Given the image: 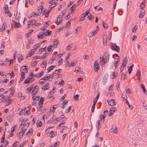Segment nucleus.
I'll return each mask as SVG.
<instances>
[{
  "mask_svg": "<svg viewBox=\"0 0 147 147\" xmlns=\"http://www.w3.org/2000/svg\"><path fill=\"white\" fill-rule=\"evenodd\" d=\"M145 14L144 11V10L140 12V14L139 15V18H142L144 16Z\"/></svg>",
  "mask_w": 147,
  "mask_h": 147,
  "instance_id": "26",
  "label": "nucleus"
},
{
  "mask_svg": "<svg viewBox=\"0 0 147 147\" xmlns=\"http://www.w3.org/2000/svg\"><path fill=\"white\" fill-rule=\"evenodd\" d=\"M55 0H52L50 1L49 2V3L51 4V5L55 4L56 2H54Z\"/></svg>",
  "mask_w": 147,
  "mask_h": 147,
  "instance_id": "45",
  "label": "nucleus"
},
{
  "mask_svg": "<svg viewBox=\"0 0 147 147\" xmlns=\"http://www.w3.org/2000/svg\"><path fill=\"white\" fill-rule=\"evenodd\" d=\"M71 24V20H69L67 23V24H66V27L68 28L70 26Z\"/></svg>",
  "mask_w": 147,
  "mask_h": 147,
  "instance_id": "44",
  "label": "nucleus"
},
{
  "mask_svg": "<svg viewBox=\"0 0 147 147\" xmlns=\"http://www.w3.org/2000/svg\"><path fill=\"white\" fill-rule=\"evenodd\" d=\"M27 129H24L23 130H21L20 133L19 134H24L25 132L26 131Z\"/></svg>",
  "mask_w": 147,
  "mask_h": 147,
  "instance_id": "38",
  "label": "nucleus"
},
{
  "mask_svg": "<svg viewBox=\"0 0 147 147\" xmlns=\"http://www.w3.org/2000/svg\"><path fill=\"white\" fill-rule=\"evenodd\" d=\"M32 86L29 87L28 88L27 90L28 92H30L31 90H32Z\"/></svg>",
  "mask_w": 147,
  "mask_h": 147,
  "instance_id": "55",
  "label": "nucleus"
},
{
  "mask_svg": "<svg viewBox=\"0 0 147 147\" xmlns=\"http://www.w3.org/2000/svg\"><path fill=\"white\" fill-rule=\"evenodd\" d=\"M50 11H51V9H50L49 10H48L47 11V13L46 12L45 13V15H46V16H45V17L46 18H48L49 13Z\"/></svg>",
  "mask_w": 147,
  "mask_h": 147,
  "instance_id": "56",
  "label": "nucleus"
},
{
  "mask_svg": "<svg viewBox=\"0 0 147 147\" xmlns=\"http://www.w3.org/2000/svg\"><path fill=\"white\" fill-rule=\"evenodd\" d=\"M64 83V81L63 80H62L61 81L59 82V84L63 86V85Z\"/></svg>",
  "mask_w": 147,
  "mask_h": 147,
  "instance_id": "47",
  "label": "nucleus"
},
{
  "mask_svg": "<svg viewBox=\"0 0 147 147\" xmlns=\"http://www.w3.org/2000/svg\"><path fill=\"white\" fill-rule=\"evenodd\" d=\"M134 65L133 64L131 65L129 68L128 69V71L129 74H130L132 70V68L134 67Z\"/></svg>",
  "mask_w": 147,
  "mask_h": 147,
  "instance_id": "24",
  "label": "nucleus"
},
{
  "mask_svg": "<svg viewBox=\"0 0 147 147\" xmlns=\"http://www.w3.org/2000/svg\"><path fill=\"white\" fill-rule=\"evenodd\" d=\"M25 76L24 75V72L23 71H22V72L21 73V78H25Z\"/></svg>",
  "mask_w": 147,
  "mask_h": 147,
  "instance_id": "53",
  "label": "nucleus"
},
{
  "mask_svg": "<svg viewBox=\"0 0 147 147\" xmlns=\"http://www.w3.org/2000/svg\"><path fill=\"white\" fill-rule=\"evenodd\" d=\"M105 117V115L103 114H101L100 116L101 121L104 122Z\"/></svg>",
  "mask_w": 147,
  "mask_h": 147,
  "instance_id": "34",
  "label": "nucleus"
},
{
  "mask_svg": "<svg viewBox=\"0 0 147 147\" xmlns=\"http://www.w3.org/2000/svg\"><path fill=\"white\" fill-rule=\"evenodd\" d=\"M141 72L138 71L136 73V76L138 77L137 79L138 80H140V79Z\"/></svg>",
  "mask_w": 147,
  "mask_h": 147,
  "instance_id": "22",
  "label": "nucleus"
},
{
  "mask_svg": "<svg viewBox=\"0 0 147 147\" xmlns=\"http://www.w3.org/2000/svg\"><path fill=\"white\" fill-rule=\"evenodd\" d=\"M88 18L89 20H92L94 19V17L92 15H90L89 16H88Z\"/></svg>",
  "mask_w": 147,
  "mask_h": 147,
  "instance_id": "33",
  "label": "nucleus"
},
{
  "mask_svg": "<svg viewBox=\"0 0 147 147\" xmlns=\"http://www.w3.org/2000/svg\"><path fill=\"white\" fill-rule=\"evenodd\" d=\"M112 131L113 133L115 134L117 133V128L115 125H112Z\"/></svg>",
  "mask_w": 147,
  "mask_h": 147,
  "instance_id": "12",
  "label": "nucleus"
},
{
  "mask_svg": "<svg viewBox=\"0 0 147 147\" xmlns=\"http://www.w3.org/2000/svg\"><path fill=\"white\" fill-rule=\"evenodd\" d=\"M126 64H124L123 65L122 63L121 67L120 69H122V70H123L124 69L125 67L126 66Z\"/></svg>",
  "mask_w": 147,
  "mask_h": 147,
  "instance_id": "58",
  "label": "nucleus"
},
{
  "mask_svg": "<svg viewBox=\"0 0 147 147\" xmlns=\"http://www.w3.org/2000/svg\"><path fill=\"white\" fill-rule=\"evenodd\" d=\"M5 12L6 14H8L9 13V17H11L12 14L11 13H10V11L8 9H7L5 10Z\"/></svg>",
  "mask_w": 147,
  "mask_h": 147,
  "instance_id": "28",
  "label": "nucleus"
},
{
  "mask_svg": "<svg viewBox=\"0 0 147 147\" xmlns=\"http://www.w3.org/2000/svg\"><path fill=\"white\" fill-rule=\"evenodd\" d=\"M77 62L76 61H71V63L70 64L69 66V67L75 66L76 65V63Z\"/></svg>",
  "mask_w": 147,
  "mask_h": 147,
  "instance_id": "21",
  "label": "nucleus"
},
{
  "mask_svg": "<svg viewBox=\"0 0 147 147\" xmlns=\"http://www.w3.org/2000/svg\"><path fill=\"white\" fill-rule=\"evenodd\" d=\"M56 57H55L52 56L51 57L49 61V63L50 64H52L55 60Z\"/></svg>",
  "mask_w": 147,
  "mask_h": 147,
  "instance_id": "20",
  "label": "nucleus"
},
{
  "mask_svg": "<svg viewBox=\"0 0 147 147\" xmlns=\"http://www.w3.org/2000/svg\"><path fill=\"white\" fill-rule=\"evenodd\" d=\"M114 86V85L113 84L111 85L110 86L109 88V90L110 91L113 90V87Z\"/></svg>",
  "mask_w": 147,
  "mask_h": 147,
  "instance_id": "60",
  "label": "nucleus"
},
{
  "mask_svg": "<svg viewBox=\"0 0 147 147\" xmlns=\"http://www.w3.org/2000/svg\"><path fill=\"white\" fill-rule=\"evenodd\" d=\"M47 97L48 98H50L51 100H53L55 98V97L53 96H50L49 95Z\"/></svg>",
  "mask_w": 147,
  "mask_h": 147,
  "instance_id": "61",
  "label": "nucleus"
},
{
  "mask_svg": "<svg viewBox=\"0 0 147 147\" xmlns=\"http://www.w3.org/2000/svg\"><path fill=\"white\" fill-rule=\"evenodd\" d=\"M145 6V5L144 4V3L143 2L141 3L140 5V6L141 9H143L144 8Z\"/></svg>",
  "mask_w": 147,
  "mask_h": 147,
  "instance_id": "35",
  "label": "nucleus"
},
{
  "mask_svg": "<svg viewBox=\"0 0 147 147\" xmlns=\"http://www.w3.org/2000/svg\"><path fill=\"white\" fill-rule=\"evenodd\" d=\"M47 34L46 35V36H50L51 33V31H50L49 30H47Z\"/></svg>",
  "mask_w": 147,
  "mask_h": 147,
  "instance_id": "46",
  "label": "nucleus"
},
{
  "mask_svg": "<svg viewBox=\"0 0 147 147\" xmlns=\"http://www.w3.org/2000/svg\"><path fill=\"white\" fill-rule=\"evenodd\" d=\"M53 76L52 75H50L49 76H47L43 78L40 79V80H43L44 81H45L48 80L50 78H52L53 79Z\"/></svg>",
  "mask_w": 147,
  "mask_h": 147,
  "instance_id": "8",
  "label": "nucleus"
},
{
  "mask_svg": "<svg viewBox=\"0 0 147 147\" xmlns=\"http://www.w3.org/2000/svg\"><path fill=\"white\" fill-rule=\"evenodd\" d=\"M33 132V130L31 128L29 130V131H28L27 134H26V135H28V134H30L29 135H32V133Z\"/></svg>",
  "mask_w": 147,
  "mask_h": 147,
  "instance_id": "32",
  "label": "nucleus"
},
{
  "mask_svg": "<svg viewBox=\"0 0 147 147\" xmlns=\"http://www.w3.org/2000/svg\"><path fill=\"white\" fill-rule=\"evenodd\" d=\"M29 23L28 24V25L29 26L30 25H32V27H34V25L33 24V21H31V20H30L29 21Z\"/></svg>",
  "mask_w": 147,
  "mask_h": 147,
  "instance_id": "31",
  "label": "nucleus"
},
{
  "mask_svg": "<svg viewBox=\"0 0 147 147\" xmlns=\"http://www.w3.org/2000/svg\"><path fill=\"white\" fill-rule=\"evenodd\" d=\"M40 98V96H36V97H35L34 96H32V99L33 100H38Z\"/></svg>",
  "mask_w": 147,
  "mask_h": 147,
  "instance_id": "29",
  "label": "nucleus"
},
{
  "mask_svg": "<svg viewBox=\"0 0 147 147\" xmlns=\"http://www.w3.org/2000/svg\"><path fill=\"white\" fill-rule=\"evenodd\" d=\"M53 46L52 45H50V46H49V47H48V48L47 49V50L48 51H51V50H52V48H53Z\"/></svg>",
  "mask_w": 147,
  "mask_h": 147,
  "instance_id": "43",
  "label": "nucleus"
},
{
  "mask_svg": "<svg viewBox=\"0 0 147 147\" xmlns=\"http://www.w3.org/2000/svg\"><path fill=\"white\" fill-rule=\"evenodd\" d=\"M57 105H53V111H52L53 112H55V109L57 107Z\"/></svg>",
  "mask_w": 147,
  "mask_h": 147,
  "instance_id": "52",
  "label": "nucleus"
},
{
  "mask_svg": "<svg viewBox=\"0 0 147 147\" xmlns=\"http://www.w3.org/2000/svg\"><path fill=\"white\" fill-rule=\"evenodd\" d=\"M102 26L105 29H107L108 28L107 25L104 22H102Z\"/></svg>",
  "mask_w": 147,
  "mask_h": 147,
  "instance_id": "37",
  "label": "nucleus"
},
{
  "mask_svg": "<svg viewBox=\"0 0 147 147\" xmlns=\"http://www.w3.org/2000/svg\"><path fill=\"white\" fill-rule=\"evenodd\" d=\"M141 87L142 88L144 93L146 94H147V92L144 84H141Z\"/></svg>",
  "mask_w": 147,
  "mask_h": 147,
  "instance_id": "17",
  "label": "nucleus"
},
{
  "mask_svg": "<svg viewBox=\"0 0 147 147\" xmlns=\"http://www.w3.org/2000/svg\"><path fill=\"white\" fill-rule=\"evenodd\" d=\"M107 102L108 104L111 106H114L116 105V103L115 102V100L113 99L108 100Z\"/></svg>",
  "mask_w": 147,
  "mask_h": 147,
  "instance_id": "6",
  "label": "nucleus"
},
{
  "mask_svg": "<svg viewBox=\"0 0 147 147\" xmlns=\"http://www.w3.org/2000/svg\"><path fill=\"white\" fill-rule=\"evenodd\" d=\"M100 120H98L96 123V127L98 131H99V128L100 127Z\"/></svg>",
  "mask_w": 147,
  "mask_h": 147,
  "instance_id": "13",
  "label": "nucleus"
},
{
  "mask_svg": "<svg viewBox=\"0 0 147 147\" xmlns=\"http://www.w3.org/2000/svg\"><path fill=\"white\" fill-rule=\"evenodd\" d=\"M62 21V16L60 15H59L57 18V20L56 21V23L57 25L59 24Z\"/></svg>",
  "mask_w": 147,
  "mask_h": 147,
  "instance_id": "5",
  "label": "nucleus"
},
{
  "mask_svg": "<svg viewBox=\"0 0 147 147\" xmlns=\"http://www.w3.org/2000/svg\"><path fill=\"white\" fill-rule=\"evenodd\" d=\"M37 87H38V86L36 85L34 87L32 91V92H33L35 91L38 92V88H37Z\"/></svg>",
  "mask_w": 147,
  "mask_h": 147,
  "instance_id": "30",
  "label": "nucleus"
},
{
  "mask_svg": "<svg viewBox=\"0 0 147 147\" xmlns=\"http://www.w3.org/2000/svg\"><path fill=\"white\" fill-rule=\"evenodd\" d=\"M79 97V95L78 94L75 95L74 97V99L75 100H78V98Z\"/></svg>",
  "mask_w": 147,
  "mask_h": 147,
  "instance_id": "62",
  "label": "nucleus"
},
{
  "mask_svg": "<svg viewBox=\"0 0 147 147\" xmlns=\"http://www.w3.org/2000/svg\"><path fill=\"white\" fill-rule=\"evenodd\" d=\"M107 36L106 35L104 34L103 36V45L104 46H105L107 43H106L107 41Z\"/></svg>",
  "mask_w": 147,
  "mask_h": 147,
  "instance_id": "7",
  "label": "nucleus"
},
{
  "mask_svg": "<svg viewBox=\"0 0 147 147\" xmlns=\"http://www.w3.org/2000/svg\"><path fill=\"white\" fill-rule=\"evenodd\" d=\"M16 18L17 20H18L19 21L20 20V18L21 16H20V13H19V14L18 15H17L16 16Z\"/></svg>",
  "mask_w": 147,
  "mask_h": 147,
  "instance_id": "48",
  "label": "nucleus"
},
{
  "mask_svg": "<svg viewBox=\"0 0 147 147\" xmlns=\"http://www.w3.org/2000/svg\"><path fill=\"white\" fill-rule=\"evenodd\" d=\"M104 55V56H102V57L101 55L100 58V63L102 65L108 61L109 59V54L108 52H105Z\"/></svg>",
  "mask_w": 147,
  "mask_h": 147,
  "instance_id": "1",
  "label": "nucleus"
},
{
  "mask_svg": "<svg viewBox=\"0 0 147 147\" xmlns=\"http://www.w3.org/2000/svg\"><path fill=\"white\" fill-rule=\"evenodd\" d=\"M117 110V109L115 107H111L110 108L108 113V115L109 116H111L113 114L114 112Z\"/></svg>",
  "mask_w": 147,
  "mask_h": 147,
  "instance_id": "4",
  "label": "nucleus"
},
{
  "mask_svg": "<svg viewBox=\"0 0 147 147\" xmlns=\"http://www.w3.org/2000/svg\"><path fill=\"white\" fill-rule=\"evenodd\" d=\"M49 87V84L47 83L45 84H44L42 86V89L44 90H46L48 89Z\"/></svg>",
  "mask_w": 147,
  "mask_h": 147,
  "instance_id": "10",
  "label": "nucleus"
},
{
  "mask_svg": "<svg viewBox=\"0 0 147 147\" xmlns=\"http://www.w3.org/2000/svg\"><path fill=\"white\" fill-rule=\"evenodd\" d=\"M77 6V5L76 4L73 5L71 7L70 10H71V11L70 12V13H72L74 12V10L75 9V8H76Z\"/></svg>",
  "mask_w": 147,
  "mask_h": 147,
  "instance_id": "9",
  "label": "nucleus"
},
{
  "mask_svg": "<svg viewBox=\"0 0 147 147\" xmlns=\"http://www.w3.org/2000/svg\"><path fill=\"white\" fill-rule=\"evenodd\" d=\"M17 58L18 61L19 62H20L23 60V57L21 55H20L19 56H18Z\"/></svg>",
  "mask_w": 147,
  "mask_h": 147,
  "instance_id": "23",
  "label": "nucleus"
},
{
  "mask_svg": "<svg viewBox=\"0 0 147 147\" xmlns=\"http://www.w3.org/2000/svg\"><path fill=\"white\" fill-rule=\"evenodd\" d=\"M111 49L116 52H119V51L120 48L119 47L116 45H112L111 47Z\"/></svg>",
  "mask_w": 147,
  "mask_h": 147,
  "instance_id": "2",
  "label": "nucleus"
},
{
  "mask_svg": "<svg viewBox=\"0 0 147 147\" xmlns=\"http://www.w3.org/2000/svg\"><path fill=\"white\" fill-rule=\"evenodd\" d=\"M13 23H15L14 26L16 28H20L21 26V25L19 23H16L14 20H13Z\"/></svg>",
  "mask_w": 147,
  "mask_h": 147,
  "instance_id": "14",
  "label": "nucleus"
},
{
  "mask_svg": "<svg viewBox=\"0 0 147 147\" xmlns=\"http://www.w3.org/2000/svg\"><path fill=\"white\" fill-rule=\"evenodd\" d=\"M96 33V31L94 30L92 32H90V34H88V35L89 37H90L95 35Z\"/></svg>",
  "mask_w": 147,
  "mask_h": 147,
  "instance_id": "16",
  "label": "nucleus"
},
{
  "mask_svg": "<svg viewBox=\"0 0 147 147\" xmlns=\"http://www.w3.org/2000/svg\"><path fill=\"white\" fill-rule=\"evenodd\" d=\"M34 50L32 49L30 52L28 53V56L27 57H31L34 53Z\"/></svg>",
  "mask_w": 147,
  "mask_h": 147,
  "instance_id": "25",
  "label": "nucleus"
},
{
  "mask_svg": "<svg viewBox=\"0 0 147 147\" xmlns=\"http://www.w3.org/2000/svg\"><path fill=\"white\" fill-rule=\"evenodd\" d=\"M59 73L58 71V70L56 69L55 71L53 73L52 75L54 76L55 74H57Z\"/></svg>",
  "mask_w": 147,
  "mask_h": 147,
  "instance_id": "42",
  "label": "nucleus"
},
{
  "mask_svg": "<svg viewBox=\"0 0 147 147\" xmlns=\"http://www.w3.org/2000/svg\"><path fill=\"white\" fill-rule=\"evenodd\" d=\"M59 43V40H57L54 41L53 43V46L55 48H56L57 47V46L58 45Z\"/></svg>",
  "mask_w": 147,
  "mask_h": 147,
  "instance_id": "15",
  "label": "nucleus"
},
{
  "mask_svg": "<svg viewBox=\"0 0 147 147\" xmlns=\"http://www.w3.org/2000/svg\"><path fill=\"white\" fill-rule=\"evenodd\" d=\"M38 62V61H35L34 62H33L32 63V65L34 66H35L36 65L37 63Z\"/></svg>",
  "mask_w": 147,
  "mask_h": 147,
  "instance_id": "63",
  "label": "nucleus"
},
{
  "mask_svg": "<svg viewBox=\"0 0 147 147\" xmlns=\"http://www.w3.org/2000/svg\"><path fill=\"white\" fill-rule=\"evenodd\" d=\"M46 64H47V62L46 61H43L41 65L42 64H44V66H41V67H43V68H45V67H46Z\"/></svg>",
  "mask_w": 147,
  "mask_h": 147,
  "instance_id": "40",
  "label": "nucleus"
},
{
  "mask_svg": "<svg viewBox=\"0 0 147 147\" xmlns=\"http://www.w3.org/2000/svg\"><path fill=\"white\" fill-rule=\"evenodd\" d=\"M28 66H23L21 67L20 68V71H24L26 73L28 72Z\"/></svg>",
  "mask_w": 147,
  "mask_h": 147,
  "instance_id": "11",
  "label": "nucleus"
},
{
  "mask_svg": "<svg viewBox=\"0 0 147 147\" xmlns=\"http://www.w3.org/2000/svg\"><path fill=\"white\" fill-rule=\"evenodd\" d=\"M67 128V126H65L64 128H62V129L60 131V132L61 133H63L64 130L66 129Z\"/></svg>",
  "mask_w": 147,
  "mask_h": 147,
  "instance_id": "50",
  "label": "nucleus"
},
{
  "mask_svg": "<svg viewBox=\"0 0 147 147\" xmlns=\"http://www.w3.org/2000/svg\"><path fill=\"white\" fill-rule=\"evenodd\" d=\"M48 55V53H45L41 57V58H45Z\"/></svg>",
  "mask_w": 147,
  "mask_h": 147,
  "instance_id": "51",
  "label": "nucleus"
},
{
  "mask_svg": "<svg viewBox=\"0 0 147 147\" xmlns=\"http://www.w3.org/2000/svg\"><path fill=\"white\" fill-rule=\"evenodd\" d=\"M94 68L95 71H97L99 69V66L98 63L96 61H95L94 63Z\"/></svg>",
  "mask_w": 147,
  "mask_h": 147,
  "instance_id": "3",
  "label": "nucleus"
},
{
  "mask_svg": "<svg viewBox=\"0 0 147 147\" xmlns=\"http://www.w3.org/2000/svg\"><path fill=\"white\" fill-rule=\"evenodd\" d=\"M39 45H38V44L35 45L34 46V47H33L34 48L32 49L34 50V51L35 50V49H36L39 47Z\"/></svg>",
  "mask_w": 147,
  "mask_h": 147,
  "instance_id": "41",
  "label": "nucleus"
},
{
  "mask_svg": "<svg viewBox=\"0 0 147 147\" xmlns=\"http://www.w3.org/2000/svg\"><path fill=\"white\" fill-rule=\"evenodd\" d=\"M45 34H41L40 35H38L37 36V37L38 39H42L45 37Z\"/></svg>",
  "mask_w": 147,
  "mask_h": 147,
  "instance_id": "27",
  "label": "nucleus"
},
{
  "mask_svg": "<svg viewBox=\"0 0 147 147\" xmlns=\"http://www.w3.org/2000/svg\"><path fill=\"white\" fill-rule=\"evenodd\" d=\"M44 99L42 97L40 98V100L39 102V105H40L42 106V105H43Z\"/></svg>",
  "mask_w": 147,
  "mask_h": 147,
  "instance_id": "19",
  "label": "nucleus"
},
{
  "mask_svg": "<svg viewBox=\"0 0 147 147\" xmlns=\"http://www.w3.org/2000/svg\"><path fill=\"white\" fill-rule=\"evenodd\" d=\"M56 134V133L54 132L53 131H51L50 134V135H51V138H53Z\"/></svg>",
  "mask_w": 147,
  "mask_h": 147,
  "instance_id": "36",
  "label": "nucleus"
},
{
  "mask_svg": "<svg viewBox=\"0 0 147 147\" xmlns=\"http://www.w3.org/2000/svg\"><path fill=\"white\" fill-rule=\"evenodd\" d=\"M55 65H51L49 67L47 68V70H48V72H49L51 71L53 69V68L55 67Z\"/></svg>",
  "mask_w": 147,
  "mask_h": 147,
  "instance_id": "18",
  "label": "nucleus"
},
{
  "mask_svg": "<svg viewBox=\"0 0 147 147\" xmlns=\"http://www.w3.org/2000/svg\"><path fill=\"white\" fill-rule=\"evenodd\" d=\"M81 68L80 67H76L75 69V71H77V72H78L79 71H80Z\"/></svg>",
  "mask_w": 147,
  "mask_h": 147,
  "instance_id": "59",
  "label": "nucleus"
},
{
  "mask_svg": "<svg viewBox=\"0 0 147 147\" xmlns=\"http://www.w3.org/2000/svg\"><path fill=\"white\" fill-rule=\"evenodd\" d=\"M125 73H123L121 76V79H123V80H124L125 78Z\"/></svg>",
  "mask_w": 147,
  "mask_h": 147,
  "instance_id": "49",
  "label": "nucleus"
},
{
  "mask_svg": "<svg viewBox=\"0 0 147 147\" xmlns=\"http://www.w3.org/2000/svg\"><path fill=\"white\" fill-rule=\"evenodd\" d=\"M27 141L23 142L22 144H20V147H22L26 143Z\"/></svg>",
  "mask_w": 147,
  "mask_h": 147,
  "instance_id": "54",
  "label": "nucleus"
},
{
  "mask_svg": "<svg viewBox=\"0 0 147 147\" xmlns=\"http://www.w3.org/2000/svg\"><path fill=\"white\" fill-rule=\"evenodd\" d=\"M137 26L136 25L135 26L134 28L133 29V30L132 32H135L137 29Z\"/></svg>",
  "mask_w": 147,
  "mask_h": 147,
  "instance_id": "57",
  "label": "nucleus"
},
{
  "mask_svg": "<svg viewBox=\"0 0 147 147\" xmlns=\"http://www.w3.org/2000/svg\"><path fill=\"white\" fill-rule=\"evenodd\" d=\"M46 47H45L43 48H41L40 49V51H41V53H42L43 51H46Z\"/></svg>",
  "mask_w": 147,
  "mask_h": 147,
  "instance_id": "64",
  "label": "nucleus"
},
{
  "mask_svg": "<svg viewBox=\"0 0 147 147\" xmlns=\"http://www.w3.org/2000/svg\"><path fill=\"white\" fill-rule=\"evenodd\" d=\"M127 57H126L123 60V65L124 64H126V63H127Z\"/></svg>",
  "mask_w": 147,
  "mask_h": 147,
  "instance_id": "39",
  "label": "nucleus"
}]
</instances>
